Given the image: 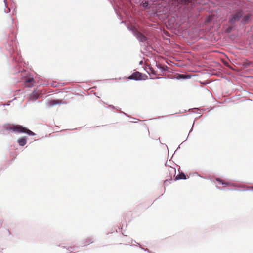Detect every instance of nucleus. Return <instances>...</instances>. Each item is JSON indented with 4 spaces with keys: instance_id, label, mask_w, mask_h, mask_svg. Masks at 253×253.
<instances>
[{
    "instance_id": "obj_1",
    "label": "nucleus",
    "mask_w": 253,
    "mask_h": 253,
    "mask_svg": "<svg viewBox=\"0 0 253 253\" xmlns=\"http://www.w3.org/2000/svg\"><path fill=\"white\" fill-rule=\"evenodd\" d=\"M14 132L16 133H25L31 136L35 135L33 132L19 125L14 124Z\"/></svg>"
},
{
    "instance_id": "obj_2",
    "label": "nucleus",
    "mask_w": 253,
    "mask_h": 253,
    "mask_svg": "<svg viewBox=\"0 0 253 253\" xmlns=\"http://www.w3.org/2000/svg\"><path fill=\"white\" fill-rule=\"evenodd\" d=\"M243 15V12L241 10L237 11L233 13L231 19L229 21V23L231 25H233L237 21H239L241 18V16Z\"/></svg>"
},
{
    "instance_id": "obj_3",
    "label": "nucleus",
    "mask_w": 253,
    "mask_h": 253,
    "mask_svg": "<svg viewBox=\"0 0 253 253\" xmlns=\"http://www.w3.org/2000/svg\"><path fill=\"white\" fill-rule=\"evenodd\" d=\"M148 78V76L139 72H135L133 73L131 76L128 77L129 79L134 80H146Z\"/></svg>"
},
{
    "instance_id": "obj_4",
    "label": "nucleus",
    "mask_w": 253,
    "mask_h": 253,
    "mask_svg": "<svg viewBox=\"0 0 253 253\" xmlns=\"http://www.w3.org/2000/svg\"><path fill=\"white\" fill-rule=\"evenodd\" d=\"M41 94V92L39 90H34L28 97V99L30 101H34L37 99Z\"/></svg>"
},
{
    "instance_id": "obj_5",
    "label": "nucleus",
    "mask_w": 253,
    "mask_h": 253,
    "mask_svg": "<svg viewBox=\"0 0 253 253\" xmlns=\"http://www.w3.org/2000/svg\"><path fill=\"white\" fill-rule=\"evenodd\" d=\"M134 34L138 40L142 42H144L147 40L146 37L138 31H135L134 32Z\"/></svg>"
},
{
    "instance_id": "obj_6",
    "label": "nucleus",
    "mask_w": 253,
    "mask_h": 253,
    "mask_svg": "<svg viewBox=\"0 0 253 253\" xmlns=\"http://www.w3.org/2000/svg\"><path fill=\"white\" fill-rule=\"evenodd\" d=\"M35 81L33 78L29 77L27 78L25 81V84L27 87H32L34 85Z\"/></svg>"
},
{
    "instance_id": "obj_7",
    "label": "nucleus",
    "mask_w": 253,
    "mask_h": 253,
    "mask_svg": "<svg viewBox=\"0 0 253 253\" xmlns=\"http://www.w3.org/2000/svg\"><path fill=\"white\" fill-rule=\"evenodd\" d=\"M61 103H62V101L61 100H52L49 101L47 103V105L48 107H52V106L57 105V104H61Z\"/></svg>"
},
{
    "instance_id": "obj_8",
    "label": "nucleus",
    "mask_w": 253,
    "mask_h": 253,
    "mask_svg": "<svg viewBox=\"0 0 253 253\" xmlns=\"http://www.w3.org/2000/svg\"><path fill=\"white\" fill-rule=\"evenodd\" d=\"M4 129L7 130H11L14 131V124H6L4 125Z\"/></svg>"
},
{
    "instance_id": "obj_9",
    "label": "nucleus",
    "mask_w": 253,
    "mask_h": 253,
    "mask_svg": "<svg viewBox=\"0 0 253 253\" xmlns=\"http://www.w3.org/2000/svg\"><path fill=\"white\" fill-rule=\"evenodd\" d=\"M17 142L20 146H23L27 143L26 138L25 137H20L18 139Z\"/></svg>"
},
{
    "instance_id": "obj_10",
    "label": "nucleus",
    "mask_w": 253,
    "mask_h": 253,
    "mask_svg": "<svg viewBox=\"0 0 253 253\" xmlns=\"http://www.w3.org/2000/svg\"><path fill=\"white\" fill-rule=\"evenodd\" d=\"M186 178V176L184 173H182L181 174H178L176 176L175 180L178 179H185Z\"/></svg>"
},
{
    "instance_id": "obj_11",
    "label": "nucleus",
    "mask_w": 253,
    "mask_h": 253,
    "mask_svg": "<svg viewBox=\"0 0 253 253\" xmlns=\"http://www.w3.org/2000/svg\"><path fill=\"white\" fill-rule=\"evenodd\" d=\"M250 17V15L249 14L245 15L242 20V22L244 24L247 23Z\"/></svg>"
},
{
    "instance_id": "obj_12",
    "label": "nucleus",
    "mask_w": 253,
    "mask_h": 253,
    "mask_svg": "<svg viewBox=\"0 0 253 253\" xmlns=\"http://www.w3.org/2000/svg\"><path fill=\"white\" fill-rule=\"evenodd\" d=\"M216 181L218 182V183L219 184H222V185H228L229 184L228 183L224 181H223L219 178H217Z\"/></svg>"
},
{
    "instance_id": "obj_13",
    "label": "nucleus",
    "mask_w": 253,
    "mask_h": 253,
    "mask_svg": "<svg viewBox=\"0 0 253 253\" xmlns=\"http://www.w3.org/2000/svg\"><path fill=\"white\" fill-rule=\"evenodd\" d=\"M169 171L170 172H172V174H175L176 173V169L175 168L173 167H170L169 168Z\"/></svg>"
},
{
    "instance_id": "obj_14",
    "label": "nucleus",
    "mask_w": 253,
    "mask_h": 253,
    "mask_svg": "<svg viewBox=\"0 0 253 253\" xmlns=\"http://www.w3.org/2000/svg\"><path fill=\"white\" fill-rule=\"evenodd\" d=\"M149 71H147V72L149 73V74H153V75H156V73L155 71V70L152 68H149Z\"/></svg>"
},
{
    "instance_id": "obj_15",
    "label": "nucleus",
    "mask_w": 253,
    "mask_h": 253,
    "mask_svg": "<svg viewBox=\"0 0 253 253\" xmlns=\"http://www.w3.org/2000/svg\"><path fill=\"white\" fill-rule=\"evenodd\" d=\"M168 182H169V180L167 179V180H166L164 181V184H165V185H166V184H167V183H168Z\"/></svg>"
},
{
    "instance_id": "obj_16",
    "label": "nucleus",
    "mask_w": 253,
    "mask_h": 253,
    "mask_svg": "<svg viewBox=\"0 0 253 253\" xmlns=\"http://www.w3.org/2000/svg\"><path fill=\"white\" fill-rule=\"evenodd\" d=\"M185 1L187 3H191L192 2V0H185Z\"/></svg>"
},
{
    "instance_id": "obj_17",
    "label": "nucleus",
    "mask_w": 253,
    "mask_h": 253,
    "mask_svg": "<svg viewBox=\"0 0 253 253\" xmlns=\"http://www.w3.org/2000/svg\"><path fill=\"white\" fill-rule=\"evenodd\" d=\"M231 30V28H227V32H230Z\"/></svg>"
},
{
    "instance_id": "obj_18",
    "label": "nucleus",
    "mask_w": 253,
    "mask_h": 253,
    "mask_svg": "<svg viewBox=\"0 0 253 253\" xmlns=\"http://www.w3.org/2000/svg\"><path fill=\"white\" fill-rule=\"evenodd\" d=\"M172 179V176H170V178L169 179V180H171Z\"/></svg>"
}]
</instances>
